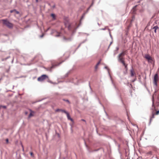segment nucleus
<instances>
[{
    "label": "nucleus",
    "instance_id": "nucleus-1",
    "mask_svg": "<svg viewBox=\"0 0 159 159\" xmlns=\"http://www.w3.org/2000/svg\"><path fill=\"white\" fill-rule=\"evenodd\" d=\"M2 21H3V24L6 25L8 28H13V24L8 20L6 19H3L2 20Z\"/></svg>",
    "mask_w": 159,
    "mask_h": 159
},
{
    "label": "nucleus",
    "instance_id": "nucleus-2",
    "mask_svg": "<svg viewBox=\"0 0 159 159\" xmlns=\"http://www.w3.org/2000/svg\"><path fill=\"white\" fill-rule=\"evenodd\" d=\"M126 51L123 52L118 55L117 57L118 60L119 62L125 61V58L124 57L125 55Z\"/></svg>",
    "mask_w": 159,
    "mask_h": 159
},
{
    "label": "nucleus",
    "instance_id": "nucleus-3",
    "mask_svg": "<svg viewBox=\"0 0 159 159\" xmlns=\"http://www.w3.org/2000/svg\"><path fill=\"white\" fill-rule=\"evenodd\" d=\"M47 79L48 80V77L46 75H43L38 78V80L39 81L42 82Z\"/></svg>",
    "mask_w": 159,
    "mask_h": 159
},
{
    "label": "nucleus",
    "instance_id": "nucleus-4",
    "mask_svg": "<svg viewBox=\"0 0 159 159\" xmlns=\"http://www.w3.org/2000/svg\"><path fill=\"white\" fill-rule=\"evenodd\" d=\"M158 75L157 74H156L154 76V80H153V84L156 86H157V82L158 80Z\"/></svg>",
    "mask_w": 159,
    "mask_h": 159
},
{
    "label": "nucleus",
    "instance_id": "nucleus-5",
    "mask_svg": "<svg viewBox=\"0 0 159 159\" xmlns=\"http://www.w3.org/2000/svg\"><path fill=\"white\" fill-rule=\"evenodd\" d=\"M120 62L123 65L125 66V70H128V68L127 67L128 64H126L125 62V61H122L121 62Z\"/></svg>",
    "mask_w": 159,
    "mask_h": 159
},
{
    "label": "nucleus",
    "instance_id": "nucleus-6",
    "mask_svg": "<svg viewBox=\"0 0 159 159\" xmlns=\"http://www.w3.org/2000/svg\"><path fill=\"white\" fill-rule=\"evenodd\" d=\"M145 58L148 60H152V58L149 55L146 54L145 56Z\"/></svg>",
    "mask_w": 159,
    "mask_h": 159
},
{
    "label": "nucleus",
    "instance_id": "nucleus-7",
    "mask_svg": "<svg viewBox=\"0 0 159 159\" xmlns=\"http://www.w3.org/2000/svg\"><path fill=\"white\" fill-rule=\"evenodd\" d=\"M63 40L66 41H71L72 38L70 37L69 38H66L65 37L63 38Z\"/></svg>",
    "mask_w": 159,
    "mask_h": 159
},
{
    "label": "nucleus",
    "instance_id": "nucleus-8",
    "mask_svg": "<svg viewBox=\"0 0 159 159\" xmlns=\"http://www.w3.org/2000/svg\"><path fill=\"white\" fill-rule=\"evenodd\" d=\"M155 115V113H152V116L150 117V122L149 123L150 124L151 122L152 121V119L154 118V116Z\"/></svg>",
    "mask_w": 159,
    "mask_h": 159
},
{
    "label": "nucleus",
    "instance_id": "nucleus-9",
    "mask_svg": "<svg viewBox=\"0 0 159 159\" xmlns=\"http://www.w3.org/2000/svg\"><path fill=\"white\" fill-rule=\"evenodd\" d=\"M131 76L133 77L134 75V70L133 68L132 67L130 70Z\"/></svg>",
    "mask_w": 159,
    "mask_h": 159
},
{
    "label": "nucleus",
    "instance_id": "nucleus-10",
    "mask_svg": "<svg viewBox=\"0 0 159 159\" xmlns=\"http://www.w3.org/2000/svg\"><path fill=\"white\" fill-rule=\"evenodd\" d=\"M67 116L68 120H70L72 122L73 121V119L71 118L70 116V115L69 113H68L66 114Z\"/></svg>",
    "mask_w": 159,
    "mask_h": 159
},
{
    "label": "nucleus",
    "instance_id": "nucleus-11",
    "mask_svg": "<svg viewBox=\"0 0 159 159\" xmlns=\"http://www.w3.org/2000/svg\"><path fill=\"white\" fill-rule=\"evenodd\" d=\"M158 29L159 27L157 25H156L154 26L152 28L154 30V32L155 33H156L157 30Z\"/></svg>",
    "mask_w": 159,
    "mask_h": 159
},
{
    "label": "nucleus",
    "instance_id": "nucleus-12",
    "mask_svg": "<svg viewBox=\"0 0 159 159\" xmlns=\"http://www.w3.org/2000/svg\"><path fill=\"white\" fill-rule=\"evenodd\" d=\"M31 112L29 115V116H28V118H30L31 117V116H34L33 114L34 113V112L33 111H32L31 110H30Z\"/></svg>",
    "mask_w": 159,
    "mask_h": 159
},
{
    "label": "nucleus",
    "instance_id": "nucleus-13",
    "mask_svg": "<svg viewBox=\"0 0 159 159\" xmlns=\"http://www.w3.org/2000/svg\"><path fill=\"white\" fill-rule=\"evenodd\" d=\"M63 61H62L61 62H60L57 65H52V66L51 67V69L53 68L55 66H58L60 64H61Z\"/></svg>",
    "mask_w": 159,
    "mask_h": 159
},
{
    "label": "nucleus",
    "instance_id": "nucleus-14",
    "mask_svg": "<svg viewBox=\"0 0 159 159\" xmlns=\"http://www.w3.org/2000/svg\"><path fill=\"white\" fill-rule=\"evenodd\" d=\"M101 61V60H100V61L99 62H98V63H97L96 66H95V71H96L97 70V69L98 68V65L100 64Z\"/></svg>",
    "mask_w": 159,
    "mask_h": 159
},
{
    "label": "nucleus",
    "instance_id": "nucleus-15",
    "mask_svg": "<svg viewBox=\"0 0 159 159\" xmlns=\"http://www.w3.org/2000/svg\"><path fill=\"white\" fill-rule=\"evenodd\" d=\"M51 16L52 17L53 20H55L56 19V16L54 14H51Z\"/></svg>",
    "mask_w": 159,
    "mask_h": 159
},
{
    "label": "nucleus",
    "instance_id": "nucleus-16",
    "mask_svg": "<svg viewBox=\"0 0 159 159\" xmlns=\"http://www.w3.org/2000/svg\"><path fill=\"white\" fill-rule=\"evenodd\" d=\"M62 100L63 101H64L66 102L69 104H70V102L68 99H63Z\"/></svg>",
    "mask_w": 159,
    "mask_h": 159
},
{
    "label": "nucleus",
    "instance_id": "nucleus-17",
    "mask_svg": "<svg viewBox=\"0 0 159 159\" xmlns=\"http://www.w3.org/2000/svg\"><path fill=\"white\" fill-rule=\"evenodd\" d=\"M61 111L64 113L66 114L68 113L67 111L61 109Z\"/></svg>",
    "mask_w": 159,
    "mask_h": 159
},
{
    "label": "nucleus",
    "instance_id": "nucleus-18",
    "mask_svg": "<svg viewBox=\"0 0 159 159\" xmlns=\"http://www.w3.org/2000/svg\"><path fill=\"white\" fill-rule=\"evenodd\" d=\"M14 12H15L16 14H20V12L19 11H16V10L15 9H14Z\"/></svg>",
    "mask_w": 159,
    "mask_h": 159
},
{
    "label": "nucleus",
    "instance_id": "nucleus-19",
    "mask_svg": "<svg viewBox=\"0 0 159 159\" xmlns=\"http://www.w3.org/2000/svg\"><path fill=\"white\" fill-rule=\"evenodd\" d=\"M1 108H3L4 109H6L7 108V107L6 106H2L1 105L0 106V109Z\"/></svg>",
    "mask_w": 159,
    "mask_h": 159
},
{
    "label": "nucleus",
    "instance_id": "nucleus-20",
    "mask_svg": "<svg viewBox=\"0 0 159 159\" xmlns=\"http://www.w3.org/2000/svg\"><path fill=\"white\" fill-rule=\"evenodd\" d=\"M152 107H154V108H155V106H154V99H153V97H152Z\"/></svg>",
    "mask_w": 159,
    "mask_h": 159
},
{
    "label": "nucleus",
    "instance_id": "nucleus-21",
    "mask_svg": "<svg viewBox=\"0 0 159 159\" xmlns=\"http://www.w3.org/2000/svg\"><path fill=\"white\" fill-rule=\"evenodd\" d=\"M71 25L70 24H69L68 26V29L69 30H70L71 29Z\"/></svg>",
    "mask_w": 159,
    "mask_h": 159
},
{
    "label": "nucleus",
    "instance_id": "nucleus-22",
    "mask_svg": "<svg viewBox=\"0 0 159 159\" xmlns=\"http://www.w3.org/2000/svg\"><path fill=\"white\" fill-rule=\"evenodd\" d=\"M57 33L58 34L56 35H55V37H59L60 36V33H58V32H57Z\"/></svg>",
    "mask_w": 159,
    "mask_h": 159
},
{
    "label": "nucleus",
    "instance_id": "nucleus-23",
    "mask_svg": "<svg viewBox=\"0 0 159 159\" xmlns=\"http://www.w3.org/2000/svg\"><path fill=\"white\" fill-rule=\"evenodd\" d=\"M61 109H57L55 111L56 112H58V111H61Z\"/></svg>",
    "mask_w": 159,
    "mask_h": 159
},
{
    "label": "nucleus",
    "instance_id": "nucleus-24",
    "mask_svg": "<svg viewBox=\"0 0 159 159\" xmlns=\"http://www.w3.org/2000/svg\"><path fill=\"white\" fill-rule=\"evenodd\" d=\"M128 70H125L124 72V73L125 75H126L127 73Z\"/></svg>",
    "mask_w": 159,
    "mask_h": 159
},
{
    "label": "nucleus",
    "instance_id": "nucleus-25",
    "mask_svg": "<svg viewBox=\"0 0 159 159\" xmlns=\"http://www.w3.org/2000/svg\"><path fill=\"white\" fill-rule=\"evenodd\" d=\"M30 154L31 157H34V154L32 152H31L30 153Z\"/></svg>",
    "mask_w": 159,
    "mask_h": 159
},
{
    "label": "nucleus",
    "instance_id": "nucleus-26",
    "mask_svg": "<svg viewBox=\"0 0 159 159\" xmlns=\"http://www.w3.org/2000/svg\"><path fill=\"white\" fill-rule=\"evenodd\" d=\"M159 114V110L157 111L156 113H155V115H158Z\"/></svg>",
    "mask_w": 159,
    "mask_h": 159
},
{
    "label": "nucleus",
    "instance_id": "nucleus-27",
    "mask_svg": "<svg viewBox=\"0 0 159 159\" xmlns=\"http://www.w3.org/2000/svg\"><path fill=\"white\" fill-rule=\"evenodd\" d=\"M147 154H150V155L152 154V152L151 151H149L148 152Z\"/></svg>",
    "mask_w": 159,
    "mask_h": 159
},
{
    "label": "nucleus",
    "instance_id": "nucleus-28",
    "mask_svg": "<svg viewBox=\"0 0 159 159\" xmlns=\"http://www.w3.org/2000/svg\"><path fill=\"white\" fill-rule=\"evenodd\" d=\"M14 12V9L12 10H11V11H10V13H12V12Z\"/></svg>",
    "mask_w": 159,
    "mask_h": 159
},
{
    "label": "nucleus",
    "instance_id": "nucleus-29",
    "mask_svg": "<svg viewBox=\"0 0 159 159\" xmlns=\"http://www.w3.org/2000/svg\"><path fill=\"white\" fill-rule=\"evenodd\" d=\"M104 68H105L106 69H107V70L108 71V72H109V68H108V67L107 66H105L104 67Z\"/></svg>",
    "mask_w": 159,
    "mask_h": 159
},
{
    "label": "nucleus",
    "instance_id": "nucleus-30",
    "mask_svg": "<svg viewBox=\"0 0 159 159\" xmlns=\"http://www.w3.org/2000/svg\"><path fill=\"white\" fill-rule=\"evenodd\" d=\"M106 27H105V28H102V29H101V30H105L106 29Z\"/></svg>",
    "mask_w": 159,
    "mask_h": 159
},
{
    "label": "nucleus",
    "instance_id": "nucleus-31",
    "mask_svg": "<svg viewBox=\"0 0 159 159\" xmlns=\"http://www.w3.org/2000/svg\"><path fill=\"white\" fill-rule=\"evenodd\" d=\"M43 36H44V34H43L42 35L40 36V37L42 38Z\"/></svg>",
    "mask_w": 159,
    "mask_h": 159
},
{
    "label": "nucleus",
    "instance_id": "nucleus-32",
    "mask_svg": "<svg viewBox=\"0 0 159 159\" xmlns=\"http://www.w3.org/2000/svg\"><path fill=\"white\" fill-rule=\"evenodd\" d=\"M136 7H137V5H136V6H135L134 7H133V9H135V8H136Z\"/></svg>",
    "mask_w": 159,
    "mask_h": 159
},
{
    "label": "nucleus",
    "instance_id": "nucleus-33",
    "mask_svg": "<svg viewBox=\"0 0 159 159\" xmlns=\"http://www.w3.org/2000/svg\"><path fill=\"white\" fill-rule=\"evenodd\" d=\"M6 141L7 143H8V139H6Z\"/></svg>",
    "mask_w": 159,
    "mask_h": 159
},
{
    "label": "nucleus",
    "instance_id": "nucleus-34",
    "mask_svg": "<svg viewBox=\"0 0 159 159\" xmlns=\"http://www.w3.org/2000/svg\"><path fill=\"white\" fill-rule=\"evenodd\" d=\"M112 43V42H111L109 44V46H108V48H109L110 46L111 45V44Z\"/></svg>",
    "mask_w": 159,
    "mask_h": 159
},
{
    "label": "nucleus",
    "instance_id": "nucleus-35",
    "mask_svg": "<svg viewBox=\"0 0 159 159\" xmlns=\"http://www.w3.org/2000/svg\"><path fill=\"white\" fill-rule=\"evenodd\" d=\"M81 43H80L79 45V46H78V48H79V47H80V46L81 45Z\"/></svg>",
    "mask_w": 159,
    "mask_h": 159
},
{
    "label": "nucleus",
    "instance_id": "nucleus-36",
    "mask_svg": "<svg viewBox=\"0 0 159 159\" xmlns=\"http://www.w3.org/2000/svg\"><path fill=\"white\" fill-rule=\"evenodd\" d=\"M55 7V5H54L53 6H52V8H54Z\"/></svg>",
    "mask_w": 159,
    "mask_h": 159
},
{
    "label": "nucleus",
    "instance_id": "nucleus-37",
    "mask_svg": "<svg viewBox=\"0 0 159 159\" xmlns=\"http://www.w3.org/2000/svg\"><path fill=\"white\" fill-rule=\"evenodd\" d=\"M116 49L117 50H119V48L118 47H116Z\"/></svg>",
    "mask_w": 159,
    "mask_h": 159
},
{
    "label": "nucleus",
    "instance_id": "nucleus-38",
    "mask_svg": "<svg viewBox=\"0 0 159 159\" xmlns=\"http://www.w3.org/2000/svg\"><path fill=\"white\" fill-rule=\"evenodd\" d=\"M82 120V121H85H85H85V120H84V119H82V120Z\"/></svg>",
    "mask_w": 159,
    "mask_h": 159
},
{
    "label": "nucleus",
    "instance_id": "nucleus-39",
    "mask_svg": "<svg viewBox=\"0 0 159 159\" xmlns=\"http://www.w3.org/2000/svg\"><path fill=\"white\" fill-rule=\"evenodd\" d=\"M22 148H23L22 150H23V151H24V148H23V146H22Z\"/></svg>",
    "mask_w": 159,
    "mask_h": 159
},
{
    "label": "nucleus",
    "instance_id": "nucleus-40",
    "mask_svg": "<svg viewBox=\"0 0 159 159\" xmlns=\"http://www.w3.org/2000/svg\"><path fill=\"white\" fill-rule=\"evenodd\" d=\"M83 17H84V16H82V17H81V19H82V18H83Z\"/></svg>",
    "mask_w": 159,
    "mask_h": 159
},
{
    "label": "nucleus",
    "instance_id": "nucleus-41",
    "mask_svg": "<svg viewBox=\"0 0 159 159\" xmlns=\"http://www.w3.org/2000/svg\"><path fill=\"white\" fill-rule=\"evenodd\" d=\"M36 1L37 2H38V0H36Z\"/></svg>",
    "mask_w": 159,
    "mask_h": 159
},
{
    "label": "nucleus",
    "instance_id": "nucleus-42",
    "mask_svg": "<svg viewBox=\"0 0 159 159\" xmlns=\"http://www.w3.org/2000/svg\"><path fill=\"white\" fill-rule=\"evenodd\" d=\"M48 81V82H50V83H51V82L50 81Z\"/></svg>",
    "mask_w": 159,
    "mask_h": 159
},
{
    "label": "nucleus",
    "instance_id": "nucleus-43",
    "mask_svg": "<svg viewBox=\"0 0 159 159\" xmlns=\"http://www.w3.org/2000/svg\"><path fill=\"white\" fill-rule=\"evenodd\" d=\"M108 30H110V29H108Z\"/></svg>",
    "mask_w": 159,
    "mask_h": 159
},
{
    "label": "nucleus",
    "instance_id": "nucleus-44",
    "mask_svg": "<svg viewBox=\"0 0 159 159\" xmlns=\"http://www.w3.org/2000/svg\"><path fill=\"white\" fill-rule=\"evenodd\" d=\"M7 72H8V70H7Z\"/></svg>",
    "mask_w": 159,
    "mask_h": 159
},
{
    "label": "nucleus",
    "instance_id": "nucleus-45",
    "mask_svg": "<svg viewBox=\"0 0 159 159\" xmlns=\"http://www.w3.org/2000/svg\"><path fill=\"white\" fill-rule=\"evenodd\" d=\"M7 72H8V70H7Z\"/></svg>",
    "mask_w": 159,
    "mask_h": 159
}]
</instances>
